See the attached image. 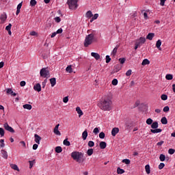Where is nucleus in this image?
<instances>
[{
    "instance_id": "obj_1",
    "label": "nucleus",
    "mask_w": 175,
    "mask_h": 175,
    "mask_svg": "<svg viewBox=\"0 0 175 175\" xmlns=\"http://www.w3.org/2000/svg\"><path fill=\"white\" fill-rule=\"evenodd\" d=\"M98 107L104 111H110L113 108V102L109 97H105L98 104Z\"/></svg>"
},
{
    "instance_id": "obj_2",
    "label": "nucleus",
    "mask_w": 175,
    "mask_h": 175,
    "mask_svg": "<svg viewBox=\"0 0 175 175\" xmlns=\"http://www.w3.org/2000/svg\"><path fill=\"white\" fill-rule=\"evenodd\" d=\"M96 39V34L95 31H93L91 33L88 34L85 36V40L83 42V44L85 47H88V46H91L95 40Z\"/></svg>"
},
{
    "instance_id": "obj_3",
    "label": "nucleus",
    "mask_w": 175,
    "mask_h": 175,
    "mask_svg": "<svg viewBox=\"0 0 175 175\" xmlns=\"http://www.w3.org/2000/svg\"><path fill=\"white\" fill-rule=\"evenodd\" d=\"M72 158L77 161L79 163H81V157H83V153L80 152H73L71 153Z\"/></svg>"
},
{
    "instance_id": "obj_4",
    "label": "nucleus",
    "mask_w": 175,
    "mask_h": 175,
    "mask_svg": "<svg viewBox=\"0 0 175 175\" xmlns=\"http://www.w3.org/2000/svg\"><path fill=\"white\" fill-rule=\"evenodd\" d=\"M40 75L41 76V77H44L46 79H49V77H50V71L49 70V69L47 68H43L40 70Z\"/></svg>"
},
{
    "instance_id": "obj_5",
    "label": "nucleus",
    "mask_w": 175,
    "mask_h": 175,
    "mask_svg": "<svg viewBox=\"0 0 175 175\" xmlns=\"http://www.w3.org/2000/svg\"><path fill=\"white\" fill-rule=\"evenodd\" d=\"M77 1L78 0H68L67 3L68 5V8L70 10L77 9Z\"/></svg>"
},
{
    "instance_id": "obj_6",
    "label": "nucleus",
    "mask_w": 175,
    "mask_h": 175,
    "mask_svg": "<svg viewBox=\"0 0 175 175\" xmlns=\"http://www.w3.org/2000/svg\"><path fill=\"white\" fill-rule=\"evenodd\" d=\"M3 128L5 129V131H8V132H10V133H14V129H12V126H9V124L8 122H5L3 124Z\"/></svg>"
},
{
    "instance_id": "obj_7",
    "label": "nucleus",
    "mask_w": 175,
    "mask_h": 175,
    "mask_svg": "<svg viewBox=\"0 0 175 175\" xmlns=\"http://www.w3.org/2000/svg\"><path fill=\"white\" fill-rule=\"evenodd\" d=\"M135 43L139 44V46H142L143 44H144V43H146V38L141 37L139 39L136 40Z\"/></svg>"
},
{
    "instance_id": "obj_8",
    "label": "nucleus",
    "mask_w": 175,
    "mask_h": 175,
    "mask_svg": "<svg viewBox=\"0 0 175 175\" xmlns=\"http://www.w3.org/2000/svg\"><path fill=\"white\" fill-rule=\"evenodd\" d=\"M58 128H59V124H57L55 126L53 129V133H55V135H57V136H61V132L58 131Z\"/></svg>"
},
{
    "instance_id": "obj_9",
    "label": "nucleus",
    "mask_w": 175,
    "mask_h": 175,
    "mask_svg": "<svg viewBox=\"0 0 175 175\" xmlns=\"http://www.w3.org/2000/svg\"><path fill=\"white\" fill-rule=\"evenodd\" d=\"M5 91L8 95H12V96H16L17 95V94L13 92L12 88H8L5 90Z\"/></svg>"
},
{
    "instance_id": "obj_10",
    "label": "nucleus",
    "mask_w": 175,
    "mask_h": 175,
    "mask_svg": "<svg viewBox=\"0 0 175 175\" xmlns=\"http://www.w3.org/2000/svg\"><path fill=\"white\" fill-rule=\"evenodd\" d=\"M33 90H34V91H37L38 92H40V91H42V86L40 85V83H36L33 86Z\"/></svg>"
},
{
    "instance_id": "obj_11",
    "label": "nucleus",
    "mask_w": 175,
    "mask_h": 175,
    "mask_svg": "<svg viewBox=\"0 0 175 175\" xmlns=\"http://www.w3.org/2000/svg\"><path fill=\"white\" fill-rule=\"evenodd\" d=\"M91 55H92V57L95 58V59H96V61H98V59H100V55H99V53H98L92 52Z\"/></svg>"
},
{
    "instance_id": "obj_12",
    "label": "nucleus",
    "mask_w": 175,
    "mask_h": 175,
    "mask_svg": "<svg viewBox=\"0 0 175 175\" xmlns=\"http://www.w3.org/2000/svg\"><path fill=\"white\" fill-rule=\"evenodd\" d=\"M7 18H8V15H6L5 13H3L0 16V20L1 21V23H5Z\"/></svg>"
},
{
    "instance_id": "obj_13",
    "label": "nucleus",
    "mask_w": 175,
    "mask_h": 175,
    "mask_svg": "<svg viewBox=\"0 0 175 175\" xmlns=\"http://www.w3.org/2000/svg\"><path fill=\"white\" fill-rule=\"evenodd\" d=\"M34 137L36 143H37V144H40V140H42V137H40V136H39L38 134H35Z\"/></svg>"
},
{
    "instance_id": "obj_14",
    "label": "nucleus",
    "mask_w": 175,
    "mask_h": 175,
    "mask_svg": "<svg viewBox=\"0 0 175 175\" xmlns=\"http://www.w3.org/2000/svg\"><path fill=\"white\" fill-rule=\"evenodd\" d=\"M118 132H120V129L118 128H117V127L113 128L111 131L112 136H116V135H117V133H118Z\"/></svg>"
},
{
    "instance_id": "obj_15",
    "label": "nucleus",
    "mask_w": 175,
    "mask_h": 175,
    "mask_svg": "<svg viewBox=\"0 0 175 175\" xmlns=\"http://www.w3.org/2000/svg\"><path fill=\"white\" fill-rule=\"evenodd\" d=\"M51 87H54L57 84V79L55 78H51L49 79Z\"/></svg>"
},
{
    "instance_id": "obj_16",
    "label": "nucleus",
    "mask_w": 175,
    "mask_h": 175,
    "mask_svg": "<svg viewBox=\"0 0 175 175\" xmlns=\"http://www.w3.org/2000/svg\"><path fill=\"white\" fill-rule=\"evenodd\" d=\"M88 137V132L87 131V130H85L82 133L83 140H87Z\"/></svg>"
},
{
    "instance_id": "obj_17",
    "label": "nucleus",
    "mask_w": 175,
    "mask_h": 175,
    "mask_svg": "<svg viewBox=\"0 0 175 175\" xmlns=\"http://www.w3.org/2000/svg\"><path fill=\"white\" fill-rule=\"evenodd\" d=\"M155 36V33H149L148 36H146V39H148V40H152V38Z\"/></svg>"
},
{
    "instance_id": "obj_18",
    "label": "nucleus",
    "mask_w": 175,
    "mask_h": 175,
    "mask_svg": "<svg viewBox=\"0 0 175 175\" xmlns=\"http://www.w3.org/2000/svg\"><path fill=\"white\" fill-rule=\"evenodd\" d=\"M107 146V144H106V142H100V148H101V150H105Z\"/></svg>"
},
{
    "instance_id": "obj_19",
    "label": "nucleus",
    "mask_w": 175,
    "mask_h": 175,
    "mask_svg": "<svg viewBox=\"0 0 175 175\" xmlns=\"http://www.w3.org/2000/svg\"><path fill=\"white\" fill-rule=\"evenodd\" d=\"M150 132L152 133H161V132H162V129H150Z\"/></svg>"
},
{
    "instance_id": "obj_20",
    "label": "nucleus",
    "mask_w": 175,
    "mask_h": 175,
    "mask_svg": "<svg viewBox=\"0 0 175 175\" xmlns=\"http://www.w3.org/2000/svg\"><path fill=\"white\" fill-rule=\"evenodd\" d=\"M76 111L77 113L79 114V117H81V116H83V111H81V109L80 108V107H77L76 108Z\"/></svg>"
},
{
    "instance_id": "obj_21",
    "label": "nucleus",
    "mask_w": 175,
    "mask_h": 175,
    "mask_svg": "<svg viewBox=\"0 0 175 175\" xmlns=\"http://www.w3.org/2000/svg\"><path fill=\"white\" fill-rule=\"evenodd\" d=\"M11 169H13V170H16L17 172H20V169H18V166L16 164H10Z\"/></svg>"
},
{
    "instance_id": "obj_22",
    "label": "nucleus",
    "mask_w": 175,
    "mask_h": 175,
    "mask_svg": "<svg viewBox=\"0 0 175 175\" xmlns=\"http://www.w3.org/2000/svg\"><path fill=\"white\" fill-rule=\"evenodd\" d=\"M22 6H23V3H20L17 5V10H16V16H18V14H20V10L21 9Z\"/></svg>"
},
{
    "instance_id": "obj_23",
    "label": "nucleus",
    "mask_w": 175,
    "mask_h": 175,
    "mask_svg": "<svg viewBox=\"0 0 175 175\" xmlns=\"http://www.w3.org/2000/svg\"><path fill=\"white\" fill-rule=\"evenodd\" d=\"M66 72H67V73H72L73 72V68H72L71 65L66 67Z\"/></svg>"
},
{
    "instance_id": "obj_24",
    "label": "nucleus",
    "mask_w": 175,
    "mask_h": 175,
    "mask_svg": "<svg viewBox=\"0 0 175 175\" xmlns=\"http://www.w3.org/2000/svg\"><path fill=\"white\" fill-rule=\"evenodd\" d=\"M1 154L4 159H8V152H6L5 150H1Z\"/></svg>"
},
{
    "instance_id": "obj_25",
    "label": "nucleus",
    "mask_w": 175,
    "mask_h": 175,
    "mask_svg": "<svg viewBox=\"0 0 175 175\" xmlns=\"http://www.w3.org/2000/svg\"><path fill=\"white\" fill-rule=\"evenodd\" d=\"M158 126H159L158 122H154L153 123L151 124L152 129H158Z\"/></svg>"
},
{
    "instance_id": "obj_26",
    "label": "nucleus",
    "mask_w": 175,
    "mask_h": 175,
    "mask_svg": "<svg viewBox=\"0 0 175 175\" xmlns=\"http://www.w3.org/2000/svg\"><path fill=\"white\" fill-rule=\"evenodd\" d=\"M93 16L94 14H92V12L90 10L88 11L85 14V17H87V18H91Z\"/></svg>"
},
{
    "instance_id": "obj_27",
    "label": "nucleus",
    "mask_w": 175,
    "mask_h": 175,
    "mask_svg": "<svg viewBox=\"0 0 175 175\" xmlns=\"http://www.w3.org/2000/svg\"><path fill=\"white\" fill-rule=\"evenodd\" d=\"M23 109H27V110H31L32 109V105L29 104H25L23 106Z\"/></svg>"
},
{
    "instance_id": "obj_28",
    "label": "nucleus",
    "mask_w": 175,
    "mask_h": 175,
    "mask_svg": "<svg viewBox=\"0 0 175 175\" xmlns=\"http://www.w3.org/2000/svg\"><path fill=\"white\" fill-rule=\"evenodd\" d=\"M142 65L143 66L146 65H150V60H148V59H144L142 63Z\"/></svg>"
},
{
    "instance_id": "obj_29",
    "label": "nucleus",
    "mask_w": 175,
    "mask_h": 175,
    "mask_svg": "<svg viewBox=\"0 0 175 175\" xmlns=\"http://www.w3.org/2000/svg\"><path fill=\"white\" fill-rule=\"evenodd\" d=\"M161 122L163 125H166V124H167V119L166 117H163L161 120Z\"/></svg>"
},
{
    "instance_id": "obj_30",
    "label": "nucleus",
    "mask_w": 175,
    "mask_h": 175,
    "mask_svg": "<svg viewBox=\"0 0 175 175\" xmlns=\"http://www.w3.org/2000/svg\"><path fill=\"white\" fill-rule=\"evenodd\" d=\"M145 170H146V172L147 173V174H150V173H151V170L150 168V165H146L145 166Z\"/></svg>"
},
{
    "instance_id": "obj_31",
    "label": "nucleus",
    "mask_w": 175,
    "mask_h": 175,
    "mask_svg": "<svg viewBox=\"0 0 175 175\" xmlns=\"http://www.w3.org/2000/svg\"><path fill=\"white\" fill-rule=\"evenodd\" d=\"M55 152L57 154H60V152H62V148L61 146H57L55 148Z\"/></svg>"
},
{
    "instance_id": "obj_32",
    "label": "nucleus",
    "mask_w": 175,
    "mask_h": 175,
    "mask_svg": "<svg viewBox=\"0 0 175 175\" xmlns=\"http://www.w3.org/2000/svg\"><path fill=\"white\" fill-rule=\"evenodd\" d=\"M117 173H118V174H124V173H125V170H124L120 167H118Z\"/></svg>"
},
{
    "instance_id": "obj_33",
    "label": "nucleus",
    "mask_w": 175,
    "mask_h": 175,
    "mask_svg": "<svg viewBox=\"0 0 175 175\" xmlns=\"http://www.w3.org/2000/svg\"><path fill=\"white\" fill-rule=\"evenodd\" d=\"M159 159L161 162H164L165 159H166V156H165L163 154H161L159 156Z\"/></svg>"
},
{
    "instance_id": "obj_34",
    "label": "nucleus",
    "mask_w": 175,
    "mask_h": 175,
    "mask_svg": "<svg viewBox=\"0 0 175 175\" xmlns=\"http://www.w3.org/2000/svg\"><path fill=\"white\" fill-rule=\"evenodd\" d=\"M87 154L89 157H91V155H92V154H94V149H92V148L88 149L87 151Z\"/></svg>"
},
{
    "instance_id": "obj_35",
    "label": "nucleus",
    "mask_w": 175,
    "mask_h": 175,
    "mask_svg": "<svg viewBox=\"0 0 175 175\" xmlns=\"http://www.w3.org/2000/svg\"><path fill=\"white\" fill-rule=\"evenodd\" d=\"M63 144L64 146H70V142L69 141H68V139H66L64 140Z\"/></svg>"
},
{
    "instance_id": "obj_36",
    "label": "nucleus",
    "mask_w": 175,
    "mask_h": 175,
    "mask_svg": "<svg viewBox=\"0 0 175 175\" xmlns=\"http://www.w3.org/2000/svg\"><path fill=\"white\" fill-rule=\"evenodd\" d=\"M161 44H162V42L161 41V40H158L156 43V47L157 49H159L161 47Z\"/></svg>"
},
{
    "instance_id": "obj_37",
    "label": "nucleus",
    "mask_w": 175,
    "mask_h": 175,
    "mask_svg": "<svg viewBox=\"0 0 175 175\" xmlns=\"http://www.w3.org/2000/svg\"><path fill=\"white\" fill-rule=\"evenodd\" d=\"M0 135L1 137H3V136H5V130L3 128H0Z\"/></svg>"
},
{
    "instance_id": "obj_38",
    "label": "nucleus",
    "mask_w": 175,
    "mask_h": 175,
    "mask_svg": "<svg viewBox=\"0 0 175 175\" xmlns=\"http://www.w3.org/2000/svg\"><path fill=\"white\" fill-rule=\"evenodd\" d=\"M36 3H38L36 0H31L30 1V6H36Z\"/></svg>"
},
{
    "instance_id": "obj_39",
    "label": "nucleus",
    "mask_w": 175,
    "mask_h": 175,
    "mask_svg": "<svg viewBox=\"0 0 175 175\" xmlns=\"http://www.w3.org/2000/svg\"><path fill=\"white\" fill-rule=\"evenodd\" d=\"M152 122H153V120H152V119H151L150 118H148V119L146 120V124H147L148 125H152Z\"/></svg>"
},
{
    "instance_id": "obj_40",
    "label": "nucleus",
    "mask_w": 175,
    "mask_h": 175,
    "mask_svg": "<svg viewBox=\"0 0 175 175\" xmlns=\"http://www.w3.org/2000/svg\"><path fill=\"white\" fill-rule=\"evenodd\" d=\"M118 50V46H116L113 51L111 52L112 55H116L117 54V51Z\"/></svg>"
},
{
    "instance_id": "obj_41",
    "label": "nucleus",
    "mask_w": 175,
    "mask_h": 175,
    "mask_svg": "<svg viewBox=\"0 0 175 175\" xmlns=\"http://www.w3.org/2000/svg\"><path fill=\"white\" fill-rule=\"evenodd\" d=\"M165 79L167 80H173V75H170V74H167L166 76H165Z\"/></svg>"
},
{
    "instance_id": "obj_42",
    "label": "nucleus",
    "mask_w": 175,
    "mask_h": 175,
    "mask_svg": "<svg viewBox=\"0 0 175 175\" xmlns=\"http://www.w3.org/2000/svg\"><path fill=\"white\" fill-rule=\"evenodd\" d=\"M122 163H126V165H129V163H131V160L125 159L122 160Z\"/></svg>"
},
{
    "instance_id": "obj_43",
    "label": "nucleus",
    "mask_w": 175,
    "mask_h": 175,
    "mask_svg": "<svg viewBox=\"0 0 175 175\" xmlns=\"http://www.w3.org/2000/svg\"><path fill=\"white\" fill-rule=\"evenodd\" d=\"M29 169H32V167H33V163H35V160L29 161Z\"/></svg>"
},
{
    "instance_id": "obj_44",
    "label": "nucleus",
    "mask_w": 175,
    "mask_h": 175,
    "mask_svg": "<svg viewBox=\"0 0 175 175\" xmlns=\"http://www.w3.org/2000/svg\"><path fill=\"white\" fill-rule=\"evenodd\" d=\"M175 152V150L173 148H170L168 150V154H170V155H173V154H174Z\"/></svg>"
},
{
    "instance_id": "obj_45",
    "label": "nucleus",
    "mask_w": 175,
    "mask_h": 175,
    "mask_svg": "<svg viewBox=\"0 0 175 175\" xmlns=\"http://www.w3.org/2000/svg\"><path fill=\"white\" fill-rule=\"evenodd\" d=\"M161 98L162 100H167V95L162 94Z\"/></svg>"
},
{
    "instance_id": "obj_46",
    "label": "nucleus",
    "mask_w": 175,
    "mask_h": 175,
    "mask_svg": "<svg viewBox=\"0 0 175 175\" xmlns=\"http://www.w3.org/2000/svg\"><path fill=\"white\" fill-rule=\"evenodd\" d=\"M88 146L89 147H94V146H95V143L92 141H89Z\"/></svg>"
},
{
    "instance_id": "obj_47",
    "label": "nucleus",
    "mask_w": 175,
    "mask_h": 175,
    "mask_svg": "<svg viewBox=\"0 0 175 175\" xmlns=\"http://www.w3.org/2000/svg\"><path fill=\"white\" fill-rule=\"evenodd\" d=\"M165 167V163H161L159 165V170H162V169Z\"/></svg>"
},
{
    "instance_id": "obj_48",
    "label": "nucleus",
    "mask_w": 175,
    "mask_h": 175,
    "mask_svg": "<svg viewBox=\"0 0 175 175\" xmlns=\"http://www.w3.org/2000/svg\"><path fill=\"white\" fill-rule=\"evenodd\" d=\"M117 84H118V80H117V79H114L112 81V85H117Z\"/></svg>"
},
{
    "instance_id": "obj_49",
    "label": "nucleus",
    "mask_w": 175,
    "mask_h": 175,
    "mask_svg": "<svg viewBox=\"0 0 175 175\" xmlns=\"http://www.w3.org/2000/svg\"><path fill=\"white\" fill-rule=\"evenodd\" d=\"M93 133H94L95 135H98V133H99V129L98 127H96L93 131Z\"/></svg>"
},
{
    "instance_id": "obj_50",
    "label": "nucleus",
    "mask_w": 175,
    "mask_h": 175,
    "mask_svg": "<svg viewBox=\"0 0 175 175\" xmlns=\"http://www.w3.org/2000/svg\"><path fill=\"white\" fill-rule=\"evenodd\" d=\"M0 143L1 144L0 145V147H2V148L5 147V139H0Z\"/></svg>"
},
{
    "instance_id": "obj_51",
    "label": "nucleus",
    "mask_w": 175,
    "mask_h": 175,
    "mask_svg": "<svg viewBox=\"0 0 175 175\" xmlns=\"http://www.w3.org/2000/svg\"><path fill=\"white\" fill-rule=\"evenodd\" d=\"M105 59H106L107 64H109V62H110V61H111V58H110V56H109V55L106 56Z\"/></svg>"
},
{
    "instance_id": "obj_52",
    "label": "nucleus",
    "mask_w": 175,
    "mask_h": 175,
    "mask_svg": "<svg viewBox=\"0 0 175 175\" xmlns=\"http://www.w3.org/2000/svg\"><path fill=\"white\" fill-rule=\"evenodd\" d=\"M68 101H69V97L68 96H66L63 98L64 103H68Z\"/></svg>"
},
{
    "instance_id": "obj_53",
    "label": "nucleus",
    "mask_w": 175,
    "mask_h": 175,
    "mask_svg": "<svg viewBox=\"0 0 175 175\" xmlns=\"http://www.w3.org/2000/svg\"><path fill=\"white\" fill-rule=\"evenodd\" d=\"M105 133L103 132L100 133L99 134L100 139H105Z\"/></svg>"
},
{
    "instance_id": "obj_54",
    "label": "nucleus",
    "mask_w": 175,
    "mask_h": 175,
    "mask_svg": "<svg viewBox=\"0 0 175 175\" xmlns=\"http://www.w3.org/2000/svg\"><path fill=\"white\" fill-rule=\"evenodd\" d=\"M6 31H10L12 29V24H9L8 26L5 27Z\"/></svg>"
},
{
    "instance_id": "obj_55",
    "label": "nucleus",
    "mask_w": 175,
    "mask_h": 175,
    "mask_svg": "<svg viewBox=\"0 0 175 175\" xmlns=\"http://www.w3.org/2000/svg\"><path fill=\"white\" fill-rule=\"evenodd\" d=\"M30 35L31 36H38V32L35 31H33L30 33Z\"/></svg>"
},
{
    "instance_id": "obj_56",
    "label": "nucleus",
    "mask_w": 175,
    "mask_h": 175,
    "mask_svg": "<svg viewBox=\"0 0 175 175\" xmlns=\"http://www.w3.org/2000/svg\"><path fill=\"white\" fill-rule=\"evenodd\" d=\"M55 23H61V18L59 16H57L55 18Z\"/></svg>"
},
{
    "instance_id": "obj_57",
    "label": "nucleus",
    "mask_w": 175,
    "mask_h": 175,
    "mask_svg": "<svg viewBox=\"0 0 175 175\" xmlns=\"http://www.w3.org/2000/svg\"><path fill=\"white\" fill-rule=\"evenodd\" d=\"M169 110H170L169 106H165V107L163 108V111L165 113L169 111Z\"/></svg>"
},
{
    "instance_id": "obj_58",
    "label": "nucleus",
    "mask_w": 175,
    "mask_h": 175,
    "mask_svg": "<svg viewBox=\"0 0 175 175\" xmlns=\"http://www.w3.org/2000/svg\"><path fill=\"white\" fill-rule=\"evenodd\" d=\"M125 61H126L125 58H120L119 59V62H120V64H124Z\"/></svg>"
},
{
    "instance_id": "obj_59",
    "label": "nucleus",
    "mask_w": 175,
    "mask_h": 175,
    "mask_svg": "<svg viewBox=\"0 0 175 175\" xmlns=\"http://www.w3.org/2000/svg\"><path fill=\"white\" fill-rule=\"evenodd\" d=\"M131 75H132V70H129L126 71V76H131Z\"/></svg>"
},
{
    "instance_id": "obj_60",
    "label": "nucleus",
    "mask_w": 175,
    "mask_h": 175,
    "mask_svg": "<svg viewBox=\"0 0 175 175\" xmlns=\"http://www.w3.org/2000/svg\"><path fill=\"white\" fill-rule=\"evenodd\" d=\"M25 84H26V83H25V81H21V83H20L21 87H25Z\"/></svg>"
},
{
    "instance_id": "obj_61",
    "label": "nucleus",
    "mask_w": 175,
    "mask_h": 175,
    "mask_svg": "<svg viewBox=\"0 0 175 175\" xmlns=\"http://www.w3.org/2000/svg\"><path fill=\"white\" fill-rule=\"evenodd\" d=\"M144 20H148V15L147 14L146 12L144 13Z\"/></svg>"
},
{
    "instance_id": "obj_62",
    "label": "nucleus",
    "mask_w": 175,
    "mask_h": 175,
    "mask_svg": "<svg viewBox=\"0 0 175 175\" xmlns=\"http://www.w3.org/2000/svg\"><path fill=\"white\" fill-rule=\"evenodd\" d=\"M160 1L161 6H165V2H166V0H160Z\"/></svg>"
},
{
    "instance_id": "obj_63",
    "label": "nucleus",
    "mask_w": 175,
    "mask_h": 175,
    "mask_svg": "<svg viewBox=\"0 0 175 175\" xmlns=\"http://www.w3.org/2000/svg\"><path fill=\"white\" fill-rule=\"evenodd\" d=\"M98 17H99V14H95L92 18H93V20H96V18H98Z\"/></svg>"
},
{
    "instance_id": "obj_64",
    "label": "nucleus",
    "mask_w": 175,
    "mask_h": 175,
    "mask_svg": "<svg viewBox=\"0 0 175 175\" xmlns=\"http://www.w3.org/2000/svg\"><path fill=\"white\" fill-rule=\"evenodd\" d=\"M62 32H63L62 28H60L57 29V31H56V33H62Z\"/></svg>"
}]
</instances>
